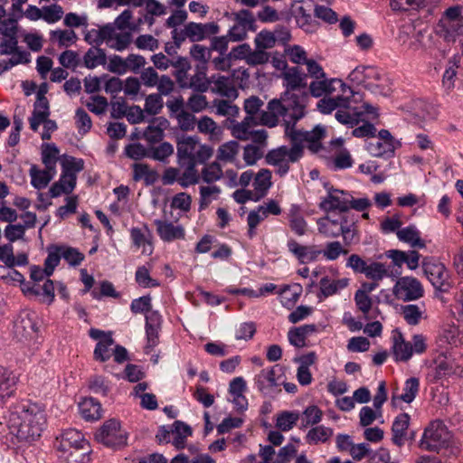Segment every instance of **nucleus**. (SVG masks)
Masks as SVG:
<instances>
[{
	"instance_id": "obj_1",
	"label": "nucleus",
	"mask_w": 463,
	"mask_h": 463,
	"mask_svg": "<svg viewBox=\"0 0 463 463\" xmlns=\"http://www.w3.org/2000/svg\"><path fill=\"white\" fill-rule=\"evenodd\" d=\"M45 422L44 411L38 404L23 401L11 408L7 426L18 439L31 442L41 436Z\"/></svg>"
},
{
	"instance_id": "obj_2",
	"label": "nucleus",
	"mask_w": 463,
	"mask_h": 463,
	"mask_svg": "<svg viewBox=\"0 0 463 463\" xmlns=\"http://www.w3.org/2000/svg\"><path fill=\"white\" fill-rule=\"evenodd\" d=\"M281 79L286 90L279 99L284 101L288 98L290 101H294L290 102V106L306 114L309 99V95L306 91L307 75L298 68L291 67L282 72Z\"/></svg>"
},
{
	"instance_id": "obj_3",
	"label": "nucleus",
	"mask_w": 463,
	"mask_h": 463,
	"mask_svg": "<svg viewBox=\"0 0 463 463\" xmlns=\"http://www.w3.org/2000/svg\"><path fill=\"white\" fill-rule=\"evenodd\" d=\"M290 99L287 98L284 101L280 99H271L267 106V111L260 114V121L263 126L274 128L278 126L279 118L283 119L285 136L287 137V128L296 125L298 120L305 117V113L290 106Z\"/></svg>"
},
{
	"instance_id": "obj_4",
	"label": "nucleus",
	"mask_w": 463,
	"mask_h": 463,
	"mask_svg": "<svg viewBox=\"0 0 463 463\" xmlns=\"http://www.w3.org/2000/svg\"><path fill=\"white\" fill-rule=\"evenodd\" d=\"M213 154V147L200 143L197 137H184L177 142V156L182 165L184 163L204 164Z\"/></svg>"
},
{
	"instance_id": "obj_5",
	"label": "nucleus",
	"mask_w": 463,
	"mask_h": 463,
	"mask_svg": "<svg viewBox=\"0 0 463 463\" xmlns=\"http://www.w3.org/2000/svg\"><path fill=\"white\" fill-rule=\"evenodd\" d=\"M437 33L448 43H454L463 33V7L453 5L442 14L437 27Z\"/></svg>"
},
{
	"instance_id": "obj_6",
	"label": "nucleus",
	"mask_w": 463,
	"mask_h": 463,
	"mask_svg": "<svg viewBox=\"0 0 463 463\" xmlns=\"http://www.w3.org/2000/svg\"><path fill=\"white\" fill-rule=\"evenodd\" d=\"M302 156V147L292 144L291 147L282 146L269 151L265 159L267 164L275 168L277 175L284 176L289 171L290 164L298 162Z\"/></svg>"
},
{
	"instance_id": "obj_7",
	"label": "nucleus",
	"mask_w": 463,
	"mask_h": 463,
	"mask_svg": "<svg viewBox=\"0 0 463 463\" xmlns=\"http://www.w3.org/2000/svg\"><path fill=\"white\" fill-rule=\"evenodd\" d=\"M450 433L440 420H433L425 428L419 447L427 451H439L448 446Z\"/></svg>"
},
{
	"instance_id": "obj_8",
	"label": "nucleus",
	"mask_w": 463,
	"mask_h": 463,
	"mask_svg": "<svg viewBox=\"0 0 463 463\" xmlns=\"http://www.w3.org/2000/svg\"><path fill=\"white\" fill-rule=\"evenodd\" d=\"M326 136V130L320 126H317L311 131H303L297 129L296 125L287 128V137L293 145H299L302 148L304 145L313 153H322L324 148L321 146V140Z\"/></svg>"
},
{
	"instance_id": "obj_9",
	"label": "nucleus",
	"mask_w": 463,
	"mask_h": 463,
	"mask_svg": "<svg viewBox=\"0 0 463 463\" xmlns=\"http://www.w3.org/2000/svg\"><path fill=\"white\" fill-rule=\"evenodd\" d=\"M98 442L110 448H120L127 444L128 433L122 430L120 422L115 419L106 420L96 431Z\"/></svg>"
},
{
	"instance_id": "obj_10",
	"label": "nucleus",
	"mask_w": 463,
	"mask_h": 463,
	"mask_svg": "<svg viewBox=\"0 0 463 463\" xmlns=\"http://www.w3.org/2000/svg\"><path fill=\"white\" fill-rule=\"evenodd\" d=\"M424 289L421 283L415 278L405 276L400 278L393 286L392 294L404 302L413 301L423 296Z\"/></svg>"
},
{
	"instance_id": "obj_11",
	"label": "nucleus",
	"mask_w": 463,
	"mask_h": 463,
	"mask_svg": "<svg viewBox=\"0 0 463 463\" xmlns=\"http://www.w3.org/2000/svg\"><path fill=\"white\" fill-rule=\"evenodd\" d=\"M37 333V316L34 312L29 310L22 311L14 324V334L20 340H29L36 336Z\"/></svg>"
},
{
	"instance_id": "obj_12",
	"label": "nucleus",
	"mask_w": 463,
	"mask_h": 463,
	"mask_svg": "<svg viewBox=\"0 0 463 463\" xmlns=\"http://www.w3.org/2000/svg\"><path fill=\"white\" fill-rule=\"evenodd\" d=\"M338 90L340 92H343L344 95L354 94V90L339 79H321L320 80L312 81L309 85L310 94L316 98L332 94Z\"/></svg>"
},
{
	"instance_id": "obj_13",
	"label": "nucleus",
	"mask_w": 463,
	"mask_h": 463,
	"mask_svg": "<svg viewBox=\"0 0 463 463\" xmlns=\"http://www.w3.org/2000/svg\"><path fill=\"white\" fill-rule=\"evenodd\" d=\"M106 45L115 51L123 52L127 50L133 42V35L130 31L122 30L113 24H106Z\"/></svg>"
},
{
	"instance_id": "obj_14",
	"label": "nucleus",
	"mask_w": 463,
	"mask_h": 463,
	"mask_svg": "<svg viewBox=\"0 0 463 463\" xmlns=\"http://www.w3.org/2000/svg\"><path fill=\"white\" fill-rule=\"evenodd\" d=\"M349 195L348 192L329 188L326 196L321 198L319 208L325 212L335 210L346 212L348 211Z\"/></svg>"
},
{
	"instance_id": "obj_15",
	"label": "nucleus",
	"mask_w": 463,
	"mask_h": 463,
	"mask_svg": "<svg viewBox=\"0 0 463 463\" xmlns=\"http://www.w3.org/2000/svg\"><path fill=\"white\" fill-rule=\"evenodd\" d=\"M423 267L427 278L434 288L442 292H447L449 289V272L442 263L428 262Z\"/></svg>"
},
{
	"instance_id": "obj_16",
	"label": "nucleus",
	"mask_w": 463,
	"mask_h": 463,
	"mask_svg": "<svg viewBox=\"0 0 463 463\" xmlns=\"http://www.w3.org/2000/svg\"><path fill=\"white\" fill-rule=\"evenodd\" d=\"M279 365L262 369L254 377V383L258 390L264 394H270L274 388L279 385Z\"/></svg>"
},
{
	"instance_id": "obj_17",
	"label": "nucleus",
	"mask_w": 463,
	"mask_h": 463,
	"mask_svg": "<svg viewBox=\"0 0 463 463\" xmlns=\"http://www.w3.org/2000/svg\"><path fill=\"white\" fill-rule=\"evenodd\" d=\"M210 88L213 93L229 99H236L239 96L233 79L228 76L221 74L212 75L210 77Z\"/></svg>"
},
{
	"instance_id": "obj_18",
	"label": "nucleus",
	"mask_w": 463,
	"mask_h": 463,
	"mask_svg": "<svg viewBox=\"0 0 463 463\" xmlns=\"http://www.w3.org/2000/svg\"><path fill=\"white\" fill-rule=\"evenodd\" d=\"M219 29V25L213 22L207 24L191 22L184 25L183 34L192 42H199L218 33Z\"/></svg>"
},
{
	"instance_id": "obj_19",
	"label": "nucleus",
	"mask_w": 463,
	"mask_h": 463,
	"mask_svg": "<svg viewBox=\"0 0 463 463\" xmlns=\"http://www.w3.org/2000/svg\"><path fill=\"white\" fill-rule=\"evenodd\" d=\"M253 22L249 11H240L236 14V23L228 31L227 36L231 42H241L246 39L248 30Z\"/></svg>"
},
{
	"instance_id": "obj_20",
	"label": "nucleus",
	"mask_w": 463,
	"mask_h": 463,
	"mask_svg": "<svg viewBox=\"0 0 463 463\" xmlns=\"http://www.w3.org/2000/svg\"><path fill=\"white\" fill-rule=\"evenodd\" d=\"M154 224L160 239L170 242L175 240H183L185 236V230L181 224H175L172 222L155 220Z\"/></svg>"
},
{
	"instance_id": "obj_21",
	"label": "nucleus",
	"mask_w": 463,
	"mask_h": 463,
	"mask_svg": "<svg viewBox=\"0 0 463 463\" xmlns=\"http://www.w3.org/2000/svg\"><path fill=\"white\" fill-rule=\"evenodd\" d=\"M288 250L301 262L307 263L315 261L321 255V250L317 246L301 245L297 241L290 239L288 241Z\"/></svg>"
},
{
	"instance_id": "obj_22",
	"label": "nucleus",
	"mask_w": 463,
	"mask_h": 463,
	"mask_svg": "<svg viewBox=\"0 0 463 463\" xmlns=\"http://www.w3.org/2000/svg\"><path fill=\"white\" fill-rule=\"evenodd\" d=\"M88 441L82 433L74 429L64 430L56 439L55 447L58 451H66L79 445H85Z\"/></svg>"
},
{
	"instance_id": "obj_23",
	"label": "nucleus",
	"mask_w": 463,
	"mask_h": 463,
	"mask_svg": "<svg viewBox=\"0 0 463 463\" xmlns=\"http://www.w3.org/2000/svg\"><path fill=\"white\" fill-rule=\"evenodd\" d=\"M196 125L198 132L207 136L209 141L218 143L222 140L223 130L212 118L203 116L197 120Z\"/></svg>"
},
{
	"instance_id": "obj_24",
	"label": "nucleus",
	"mask_w": 463,
	"mask_h": 463,
	"mask_svg": "<svg viewBox=\"0 0 463 463\" xmlns=\"http://www.w3.org/2000/svg\"><path fill=\"white\" fill-rule=\"evenodd\" d=\"M169 127V121L163 118H154L144 130L143 137L150 144L160 142L164 137V132Z\"/></svg>"
},
{
	"instance_id": "obj_25",
	"label": "nucleus",
	"mask_w": 463,
	"mask_h": 463,
	"mask_svg": "<svg viewBox=\"0 0 463 463\" xmlns=\"http://www.w3.org/2000/svg\"><path fill=\"white\" fill-rule=\"evenodd\" d=\"M354 96L341 92L335 98H323L317 102V108L323 114H329L337 109H347L350 108V98Z\"/></svg>"
},
{
	"instance_id": "obj_26",
	"label": "nucleus",
	"mask_w": 463,
	"mask_h": 463,
	"mask_svg": "<svg viewBox=\"0 0 463 463\" xmlns=\"http://www.w3.org/2000/svg\"><path fill=\"white\" fill-rule=\"evenodd\" d=\"M344 215L337 219L321 218L317 221L318 232L328 238H336L343 232Z\"/></svg>"
},
{
	"instance_id": "obj_27",
	"label": "nucleus",
	"mask_w": 463,
	"mask_h": 463,
	"mask_svg": "<svg viewBox=\"0 0 463 463\" xmlns=\"http://www.w3.org/2000/svg\"><path fill=\"white\" fill-rule=\"evenodd\" d=\"M364 88L368 89L375 94L383 96H388L391 92V89L386 86L376 84L372 80H380L381 74L378 70L371 66H364Z\"/></svg>"
},
{
	"instance_id": "obj_28",
	"label": "nucleus",
	"mask_w": 463,
	"mask_h": 463,
	"mask_svg": "<svg viewBox=\"0 0 463 463\" xmlns=\"http://www.w3.org/2000/svg\"><path fill=\"white\" fill-rule=\"evenodd\" d=\"M409 425L410 416L408 413H401L394 419L392 426V440L396 446L401 448L404 445Z\"/></svg>"
},
{
	"instance_id": "obj_29",
	"label": "nucleus",
	"mask_w": 463,
	"mask_h": 463,
	"mask_svg": "<svg viewBox=\"0 0 463 463\" xmlns=\"http://www.w3.org/2000/svg\"><path fill=\"white\" fill-rule=\"evenodd\" d=\"M90 445L81 444L66 451H58L59 458L66 463H88L90 460Z\"/></svg>"
},
{
	"instance_id": "obj_30",
	"label": "nucleus",
	"mask_w": 463,
	"mask_h": 463,
	"mask_svg": "<svg viewBox=\"0 0 463 463\" xmlns=\"http://www.w3.org/2000/svg\"><path fill=\"white\" fill-rule=\"evenodd\" d=\"M57 171H52L44 168L40 169L37 165H33L29 169L31 177V184L38 190L47 187L49 183L53 179Z\"/></svg>"
},
{
	"instance_id": "obj_31",
	"label": "nucleus",
	"mask_w": 463,
	"mask_h": 463,
	"mask_svg": "<svg viewBox=\"0 0 463 463\" xmlns=\"http://www.w3.org/2000/svg\"><path fill=\"white\" fill-rule=\"evenodd\" d=\"M77 177L70 175H61L60 179L53 183L50 187L49 194L52 198L61 196V194H70L75 188Z\"/></svg>"
},
{
	"instance_id": "obj_32",
	"label": "nucleus",
	"mask_w": 463,
	"mask_h": 463,
	"mask_svg": "<svg viewBox=\"0 0 463 463\" xmlns=\"http://www.w3.org/2000/svg\"><path fill=\"white\" fill-rule=\"evenodd\" d=\"M356 222L357 220L354 215L344 214L343 232L340 235H342L345 246H350L359 241Z\"/></svg>"
},
{
	"instance_id": "obj_33",
	"label": "nucleus",
	"mask_w": 463,
	"mask_h": 463,
	"mask_svg": "<svg viewBox=\"0 0 463 463\" xmlns=\"http://www.w3.org/2000/svg\"><path fill=\"white\" fill-rule=\"evenodd\" d=\"M150 232L146 226L144 230L136 227L130 230L133 244L137 248H142V253L146 255H151L153 252V245L148 238Z\"/></svg>"
},
{
	"instance_id": "obj_34",
	"label": "nucleus",
	"mask_w": 463,
	"mask_h": 463,
	"mask_svg": "<svg viewBox=\"0 0 463 463\" xmlns=\"http://www.w3.org/2000/svg\"><path fill=\"white\" fill-rule=\"evenodd\" d=\"M16 377L8 369L0 366V402L13 395Z\"/></svg>"
},
{
	"instance_id": "obj_35",
	"label": "nucleus",
	"mask_w": 463,
	"mask_h": 463,
	"mask_svg": "<svg viewBox=\"0 0 463 463\" xmlns=\"http://www.w3.org/2000/svg\"><path fill=\"white\" fill-rule=\"evenodd\" d=\"M271 171L266 168L260 169L257 174L254 175L252 184L258 199L265 196L271 187Z\"/></svg>"
},
{
	"instance_id": "obj_36",
	"label": "nucleus",
	"mask_w": 463,
	"mask_h": 463,
	"mask_svg": "<svg viewBox=\"0 0 463 463\" xmlns=\"http://www.w3.org/2000/svg\"><path fill=\"white\" fill-rule=\"evenodd\" d=\"M78 36L73 30L57 29L50 32V41L60 48H67L73 45Z\"/></svg>"
},
{
	"instance_id": "obj_37",
	"label": "nucleus",
	"mask_w": 463,
	"mask_h": 463,
	"mask_svg": "<svg viewBox=\"0 0 463 463\" xmlns=\"http://www.w3.org/2000/svg\"><path fill=\"white\" fill-rule=\"evenodd\" d=\"M348 284L349 279L346 278L331 279L327 276L323 277L319 281L320 291L326 298L338 293L340 290L345 288Z\"/></svg>"
},
{
	"instance_id": "obj_38",
	"label": "nucleus",
	"mask_w": 463,
	"mask_h": 463,
	"mask_svg": "<svg viewBox=\"0 0 463 463\" xmlns=\"http://www.w3.org/2000/svg\"><path fill=\"white\" fill-rule=\"evenodd\" d=\"M106 62V52L99 47L90 48L83 56V65L90 70L103 66Z\"/></svg>"
},
{
	"instance_id": "obj_39",
	"label": "nucleus",
	"mask_w": 463,
	"mask_h": 463,
	"mask_svg": "<svg viewBox=\"0 0 463 463\" xmlns=\"http://www.w3.org/2000/svg\"><path fill=\"white\" fill-rule=\"evenodd\" d=\"M133 179L143 180L146 185H151L157 181L158 174L146 164L136 163L133 165Z\"/></svg>"
},
{
	"instance_id": "obj_40",
	"label": "nucleus",
	"mask_w": 463,
	"mask_h": 463,
	"mask_svg": "<svg viewBox=\"0 0 463 463\" xmlns=\"http://www.w3.org/2000/svg\"><path fill=\"white\" fill-rule=\"evenodd\" d=\"M425 307L423 305L409 304L402 306L401 308V314L406 323L410 326H417L420 324L421 319L424 317Z\"/></svg>"
},
{
	"instance_id": "obj_41",
	"label": "nucleus",
	"mask_w": 463,
	"mask_h": 463,
	"mask_svg": "<svg viewBox=\"0 0 463 463\" xmlns=\"http://www.w3.org/2000/svg\"><path fill=\"white\" fill-rule=\"evenodd\" d=\"M191 435L192 429L190 426L179 420L175 421L172 429V443L176 449H184L186 439Z\"/></svg>"
},
{
	"instance_id": "obj_42",
	"label": "nucleus",
	"mask_w": 463,
	"mask_h": 463,
	"mask_svg": "<svg viewBox=\"0 0 463 463\" xmlns=\"http://www.w3.org/2000/svg\"><path fill=\"white\" fill-rule=\"evenodd\" d=\"M314 11V4L312 1H305L294 10L295 17L298 25L305 30H308V26L312 21V12Z\"/></svg>"
},
{
	"instance_id": "obj_43",
	"label": "nucleus",
	"mask_w": 463,
	"mask_h": 463,
	"mask_svg": "<svg viewBox=\"0 0 463 463\" xmlns=\"http://www.w3.org/2000/svg\"><path fill=\"white\" fill-rule=\"evenodd\" d=\"M79 410L81 416L88 420H98L101 417V406L99 402L93 398H85L80 402Z\"/></svg>"
},
{
	"instance_id": "obj_44",
	"label": "nucleus",
	"mask_w": 463,
	"mask_h": 463,
	"mask_svg": "<svg viewBox=\"0 0 463 463\" xmlns=\"http://www.w3.org/2000/svg\"><path fill=\"white\" fill-rule=\"evenodd\" d=\"M366 150L371 156L380 157L392 155L394 151V145L373 137L372 140L367 142Z\"/></svg>"
},
{
	"instance_id": "obj_45",
	"label": "nucleus",
	"mask_w": 463,
	"mask_h": 463,
	"mask_svg": "<svg viewBox=\"0 0 463 463\" xmlns=\"http://www.w3.org/2000/svg\"><path fill=\"white\" fill-rule=\"evenodd\" d=\"M233 99H214L213 105L215 109V113L218 116L235 118L240 114V109L237 105L232 103Z\"/></svg>"
},
{
	"instance_id": "obj_46",
	"label": "nucleus",
	"mask_w": 463,
	"mask_h": 463,
	"mask_svg": "<svg viewBox=\"0 0 463 463\" xmlns=\"http://www.w3.org/2000/svg\"><path fill=\"white\" fill-rule=\"evenodd\" d=\"M420 389V381L416 377H411L406 380L404 383V387L402 390V393L395 397L393 396L392 399V404H395L396 399L402 400L406 403H411L416 397Z\"/></svg>"
},
{
	"instance_id": "obj_47",
	"label": "nucleus",
	"mask_w": 463,
	"mask_h": 463,
	"mask_svg": "<svg viewBox=\"0 0 463 463\" xmlns=\"http://www.w3.org/2000/svg\"><path fill=\"white\" fill-rule=\"evenodd\" d=\"M182 88H189L196 92L204 93L210 88V77L207 78L204 71H200L194 73L186 84H182Z\"/></svg>"
},
{
	"instance_id": "obj_48",
	"label": "nucleus",
	"mask_w": 463,
	"mask_h": 463,
	"mask_svg": "<svg viewBox=\"0 0 463 463\" xmlns=\"http://www.w3.org/2000/svg\"><path fill=\"white\" fill-rule=\"evenodd\" d=\"M333 435V430L324 425H318L310 429L306 435V441L308 444L326 442Z\"/></svg>"
},
{
	"instance_id": "obj_49",
	"label": "nucleus",
	"mask_w": 463,
	"mask_h": 463,
	"mask_svg": "<svg viewBox=\"0 0 463 463\" xmlns=\"http://www.w3.org/2000/svg\"><path fill=\"white\" fill-rule=\"evenodd\" d=\"M253 117L247 116L241 122H233L231 127L232 135L240 140H250Z\"/></svg>"
},
{
	"instance_id": "obj_50",
	"label": "nucleus",
	"mask_w": 463,
	"mask_h": 463,
	"mask_svg": "<svg viewBox=\"0 0 463 463\" xmlns=\"http://www.w3.org/2000/svg\"><path fill=\"white\" fill-rule=\"evenodd\" d=\"M301 292L302 288L298 284L286 286L279 292V301L284 307L291 308L298 300Z\"/></svg>"
},
{
	"instance_id": "obj_51",
	"label": "nucleus",
	"mask_w": 463,
	"mask_h": 463,
	"mask_svg": "<svg viewBox=\"0 0 463 463\" xmlns=\"http://www.w3.org/2000/svg\"><path fill=\"white\" fill-rule=\"evenodd\" d=\"M413 355L412 345L405 341L402 335L395 339L393 344V356L396 361L406 362Z\"/></svg>"
},
{
	"instance_id": "obj_52",
	"label": "nucleus",
	"mask_w": 463,
	"mask_h": 463,
	"mask_svg": "<svg viewBox=\"0 0 463 463\" xmlns=\"http://www.w3.org/2000/svg\"><path fill=\"white\" fill-rule=\"evenodd\" d=\"M25 294H31L34 296L43 295L48 303H52L54 299V284L51 279H46L43 286L34 284L32 287L24 288Z\"/></svg>"
},
{
	"instance_id": "obj_53",
	"label": "nucleus",
	"mask_w": 463,
	"mask_h": 463,
	"mask_svg": "<svg viewBox=\"0 0 463 463\" xmlns=\"http://www.w3.org/2000/svg\"><path fill=\"white\" fill-rule=\"evenodd\" d=\"M400 241L409 243L411 247L423 248L424 242L420 237V232L414 226H408L397 232Z\"/></svg>"
},
{
	"instance_id": "obj_54",
	"label": "nucleus",
	"mask_w": 463,
	"mask_h": 463,
	"mask_svg": "<svg viewBox=\"0 0 463 463\" xmlns=\"http://www.w3.org/2000/svg\"><path fill=\"white\" fill-rule=\"evenodd\" d=\"M362 114V111H358L356 108L350 105L347 109H337L335 118L341 124L354 127L359 122Z\"/></svg>"
},
{
	"instance_id": "obj_55",
	"label": "nucleus",
	"mask_w": 463,
	"mask_h": 463,
	"mask_svg": "<svg viewBox=\"0 0 463 463\" xmlns=\"http://www.w3.org/2000/svg\"><path fill=\"white\" fill-rule=\"evenodd\" d=\"M323 418V411L316 405L307 406L299 415L301 420L302 428H307L313 426L321 421Z\"/></svg>"
},
{
	"instance_id": "obj_56",
	"label": "nucleus",
	"mask_w": 463,
	"mask_h": 463,
	"mask_svg": "<svg viewBox=\"0 0 463 463\" xmlns=\"http://www.w3.org/2000/svg\"><path fill=\"white\" fill-rule=\"evenodd\" d=\"M239 143L232 140L223 143L218 147L217 159L223 162H232L239 153Z\"/></svg>"
},
{
	"instance_id": "obj_57",
	"label": "nucleus",
	"mask_w": 463,
	"mask_h": 463,
	"mask_svg": "<svg viewBox=\"0 0 463 463\" xmlns=\"http://www.w3.org/2000/svg\"><path fill=\"white\" fill-rule=\"evenodd\" d=\"M288 221L290 229L298 236H302L307 232V222L299 213V209L297 206H292L289 214Z\"/></svg>"
},
{
	"instance_id": "obj_58",
	"label": "nucleus",
	"mask_w": 463,
	"mask_h": 463,
	"mask_svg": "<svg viewBox=\"0 0 463 463\" xmlns=\"http://www.w3.org/2000/svg\"><path fill=\"white\" fill-rule=\"evenodd\" d=\"M184 165L186 167L183 173H180L179 184L182 187H188L199 182L200 175L196 169L197 164L184 163Z\"/></svg>"
},
{
	"instance_id": "obj_59",
	"label": "nucleus",
	"mask_w": 463,
	"mask_h": 463,
	"mask_svg": "<svg viewBox=\"0 0 463 463\" xmlns=\"http://www.w3.org/2000/svg\"><path fill=\"white\" fill-rule=\"evenodd\" d=\"M113 344L114 341L111 336H105L100 339L96 345L94 358L101 362L109 360L112 354L111 346Z\"/></svg>"
},
{
	"instance_id": "obj_60",
	"label": "nucleus",
	"mask_w": 463,
	"mask_h": 463,
	"mask_svg": "<svg viewBox=\"0 0 463 463\" xmlns=\"http://www.w3.org/2000/svg\"><path fill=\"white\" fill-rule=\"evenodd\" d=\"M299 420V413L296 411H283L278 415L276 426L282 431L290 430Z\"/></svg>"
},
{
	"instance_id": "obj_61",
	"label": "nucleus",
	"mask_w": 463,
	"mask_h": 463,
	"mask_svg": "<svg viewBox=\"0 0 463 463\" xmlns=\"http://www.w3.org/2000/svg\"><path fill=\"white\" fill-rule=\"evenodd\" d=\"M328 165L334 170L346 169L353 165V159L346 149H342L335 153L334 157L328 162Z\"/></svg>"
},
{
	"instance_id": "obj_62",
	"label": "nucleus",
	"mask_w": 463,
	"mask_h": 463,
	"mask_svg": "<svg viewBox=\"0 0 463 463\" xmlns=\"http://www.w3.org/2000/svg\"><path fill=\"white\" fill-rule=\"evenodd\" d=\"M222 168L218 162H213L206 165L201 172L203 180L208 184L220 180L222 177Z\"/></svg>"
},
{
	"instance_id": "obj_63",
	"label": "nucleus",
	"mask_w": 463,
	"mask_h": 463,
	"mask_svg": "<svg viewBox=\"0 0 463 463\" xmlns=\"http://www.w3.org/2000/svg\"><path fill=\"white\" fill-rule=\"evenodd\" d=\"M59 149L54 145H47L42 152V161L45 168L56 171Z\"/></svg>"
},
{
	"instance_id": "obj_64",
	"label": "nucleus",
	"mask_w": 463,
	"mask_h": 463,
	"mask_svg": "<svg viewBox=\"0 0 463 463\" xmlns=\"http://www.w3.org/2000/svg\"><path fill=\"white\" fill-rule=\"evenodd\" d=\"M348 250L345 249L340 241H334L326 244L325 249L321 250V254L327 260H335L341 255H346Z\"/></svg>"
}]
</instances>
